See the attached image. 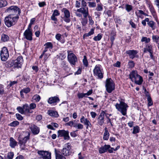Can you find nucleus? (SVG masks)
I'll return each mask as SVG.
<instances>
[{
	"instance_id": "42",
	"label": "nucleus",
	"mask_w": 159,
	"mask_h": 159,
	"mask_svg": "<svg viewBox=\"0 0 159 159\" xmlns=\"http://www.w3.org/2000/svg\"><path fill=\"white\" fill-rule=\"evenodd\" d=\"M155 24V23L152 20H151L149 22L147 23L148 25L151 27L153 30L155 29L154 25Z\"/></svg>"
},
{
	"instance_id": "51",
	"label": "nucleus",
	"mask_w": 159,
	"mask_h": 159,
	"mask_svg": "<svg viewBox=\"0 0 159 159\" xmlns=\"http://www.w3.org/2000/svg\"><path fill=\"white\" fill-rule=\"evenodd\" d=\"M22 90V92H23L25 93H29L30 91V89L29 87H27L23 89Z\"/></svg>"
},
{
	"instance_id": "36",
	"label": "nucleus",
	"mask_w": 159,
	"mask_h": 159,
	"mask_svg": "<svg viewBox=\"0 0 159 159\" xmlns=\"http://www.w3.org/2000/svg\"><path fill=\"white\" fill-rule=\"evenodd\" d=\"M153 42L157 43H159V36L157 35H153L152 37Z\"/></svg>"
},
{
	"instance_id": "46",
	"label": "nucleus",
	"mask_w": 159,
	"mask_h": 159,
	"mask_svg": "<svg viewBox=\"0 0 159 159\" xmlns=\"http://www.w3.org/2000/svg\"><path fill=\"white\" fill-rule=\"evenodd\" d=\"M125 8L127 12L130 11L133 9V7L132 5L126 4L125 5Z\"/></svg>"
},
{
	"instance_id": "61",
	"label": "nucleus",
	"mask_w": 159,
	"mask_h": 159,
	"mask_svg": "<svg viewBox=\"0 0 159 159\" xmlns=\"http://www.w3.org/2000/svg\"><path fill=\"white\" fill-rule=\"evenodd\" d=\"M61 65L62 66V67H63V68L64 69H65L68 68V66L66 65V62L65 61H62L61 63Z\"/></svg>"
},
{
	"instance_id": "41",
	"label": "nucleus",
	"mask_w": 159,
	"mask_h": 159,
	"mask_svg": "<svg viewBox=\"0 0 159 159\" xmlns=\"http://www.w3.org/2000/svg\"><path fill=\"white\" fill-rule=\"evenodd\" d=\"M19 124V123L17 121H14L8 125L9 126L11 127H16Z\"/></svg>"
},
{
	"instance_id": "23",
	"label": "nucleus",
	"mask_w": 159,
	"mask_h": 159,
	"mask_svg": "<svg viewBox=\"0 0 159 159\" xmlns=\"http://www.w3.org/2000/svg\"><path fill=\"white\" fill-rule=\"evenodd\" d=\"M55 152L56 159H66L65 157L61 154V152L56 148L55 149Z\"/></svg>"
},
{
	"instance_id": "57",
	"label": "nucleus",
	"mask_w": 159,
	"mask_h": 159,
	"mask_svg": "<svg viewBox=\"0 0 159 159\" xmlns=\"http://www.w3.org/2000/svg\"><path fill=\"white\" fill-rule=\"evenodd\" d=\"M61 34H57L55 36V38L57 40L60 41L61 39Z\"/></svg>"
},
{
	"instance_id": "1",
	"label": "nucleus",
	"mask_w": 159,
	"mask_h": 159,
	"mask_svg": "<svg viewBox=\"0 0 159 159\" xmlns=\"http://www.w3.org/2000/svg\"><path fill=\"white\" fill-rule=\"evenodd\" d=\"M119 103H117L115 105L116 109L123 116L127 114V109L128 106L125 102V99L120 98L118 100Z\"/></svg>"
},
{
	"instance_id": "53",
	"label": "nucleus",
	"mask_w": 159,
	"mask_h": 159,
	"mask_svg": "<svg viewBox=\"0 0 159 159\" xmlns=\"http://www.w3.org/2000/svg\"><path fill=\"white\" fill-rule=\"evenodd\" d=\"M85 94L81 93H78L77 94V96L79 98H82L84 97H85Z\"/></svg>"
},
{
	"instance_id": "37",
	"label": "nucleus",
	"mask_w": 159,
	"mask_h": 159,
	"mask_svg": "<svg viewBox=\"0 0 159 159\" xmlns=\"http://www.w3.org/2000/svg\"><path fill=\"white\" fill-rule=\"evenodd\" d=\"M82 62L84 65L85 67H87L88 66V62L86 56H84V58L82 60Z\"/></svg>"
},
{
	"instance_id": "5",
	"label": "nucleus",
	"mask_w": 159,
	"mask_h": 159,
	"mask_svg": "<svg viewBox=\"0 0 159 159\" xmlns=\"http://www.w3.org/2000/svg\"><path fill=\"white\" fill-rule=\"evenodd\" d=\"M26 133L27 135L23 138H21L20 137L18 138L20 148L23 150H25L27 149L26 143L30 139V134L29 132Z\"/></svg>"
},
{
	"instance_id": "19",
	"label": "nucleus",
	"mask_w": 159,
	"mask_h": 159,
	"mask_svg": "<svg viewBox=\"0 0 159 159\" xmlns=\"http://www.w3.org/2000/svg\"><path fill=\"white\" fill-rule=\"evenodd\" d=\"M138 52L137 51L134 50L126 51L125 53L128 54L130 58L133 59L136 57Z\"/></svg>"
},
{
	"instance_id": "24",
	"label": "nucleus",
	"mask_w": 159,
	"mask_h": 159,
	"mask_svg": "<svg viewBox=\"0 0 159 159\" xmlns=\"http://www.w3.org/2000/svg\"><path fill=\"white\" fill-rule=\"evenodd\" d=\"M153 51L152 46L150 43L147 44L144 48V52H149Z\"/></svg>"
},
{
	"instance_id": "6",
	"label": "nucleus",
	"mask_w": 159,
	"mask_h": 159,
	"mask_svg": "<svg viewBox=\"0 0 159 159\" xmlns=\"http://www.w3.org/2000/svg\"><path fill=\"white\" fill-rule=\"evenodd\" d=\"M93 72L94 75L97 76L98 78L102 79L103 78V72L100 65L95 66Z\"/></svg>"
},
{
	"instance_id": "58",
	"label": "nucleus",
	"mask_w": 159,
	"mask_h": 159,
	"mask_svg": "<svg viewBox=\"0 0 159 159\" xmlns=\"http://www.w3.org/2000/svg\"><path fill=\"white\" fill-rule=\"evenodd\" d=\"M17 119L20 120H21L23 119V117L20 114L17 113L16 115Z\"/></svg>"
},
{
	"instance_id": "40",
	"label": "nucleus",
	"mask_w": 159,
	"mask_h": 159,
	"mask_svg": "<svg viewBox=\"0 0 159 159\" xmlns=\"http://www.w3.org/2000/svg\"><path fill=\"white\" fill-rule=\"evenodd\" d=\"M48 114L50 116L54 117H57L58 115L57 113L54 111H49Z\"/></svg>"
},
{
	"instance_id": "63",
	"label": "nucleus",
	"mask_w": 159,
	"mask_h": 159,
	"mask_svg": "<svg viewBox=\"0 0 159 159\" xmlns=\"http://www.w3.org/2000/svg\"><path fill=\"white\" fill-rule=\"evenodd\" d=\"M81 1V5L82 6V7H87V3L84 0H80Z\"/></svg>"
},
{
	"instance_id": "64",
	"label": "nucleus",
	"mask_w": 159,
	"mask_h": 159,
	"mask_svg": "<svg viewBox=\"0 0 159 159\" xmlns=\"http://www.w3.org/2000/svg\"><path fill=\"white\" fill-rule=\"evenodd\" d=\"M59 57L61 60H62L65 58L66 56L63 53H59Z\"/></svg>"
},
{
	"instance_id": "56",
	"label": "nucleus",
	"mask_w": 159,
	"mask_h": 159,
	"mask_svg": "<svg viewBox=\"0 0 159 159\" xmlns=\"http://www.w3.org/2000/svg\"><path fill=\"white\" fill-rule=\"evenodd\" d=\"M36 107V105L35 103H31L30 104V110L34 109Z\"/></svg>"
},
{
	"instance_id": "49",
	"label": "nucleus",
	"mask_w": 159,
	"mask_h": 159,
	"mask_svg": "<svg viewBox=\"0 0 159 159\" xmlns=\"http://www.w3.org/2000/svg\"><path fill=\"white\" fill-rule=\"evenodd\" d=\"M134 65L135 64L132 61H129L128 63V66L129 68H132L134 67Z\"/></svg>"
},
{
	"instance_id": "31",
	"label": "nucleus",
	"mask_w": 159,
	"mask_h": 159,
	"mask_svg": "<svg viewBox=\"0 0 159 159\" xmlns=\"http://www.w3.org/2000/svg\"><path fill=\"white\" fill-rule=\"evenodd\" d=\"M41 98L39 95L36 94L33 96L32 99L36 102H38L39 101Z\"/></svg>"
},
{
	"instance_id": "43",
	"label": "nucleus",
	"mask_w": 159,
	"mask_h": 159,
	"mask_svg": "<svg viewBox=\"0 0 159 159\" xmlns=\"http://www.w3.org/2000/svg\"><path fill=\"white\" fill-rule=\"evenodd\" d=\"M139 130L140 129L138 126H137L134 127L132 133L133 134H136L139 132Z\"/></svg>"
},
{
	"instance_id": "60",
	"label": "nucleus",
	"mask_w": 159,
	"mask_h": 159,
	"mask_svg": "<svg viewBox=\"0 0 159 159\" xmlns=\"http://www.w3.org/2000/svg\"><path fill=\"white\" fill-rule=\"evenodd\" d=\"M60 13L57 10H55L52 15L54 16H57L59 15Z\"/></svg>"
},
{
	"instance_id": "59",
	"label": "nucleus",
	"mask_w": 159,
	"mask_h": 159,
	"mask_svg": "<svg viewBox=\"0 0 159 159\" xmlns=\"http://www.w3.org/2000/svg\"><path fill=\"white\" fill-rule=\"evenodd\" d=\"M63 20L66 23H69L70 21V17H64Z\"/></svg>"
},
{
	"instance_id": "52",
	"label": "nucleus",
	"mask_w": 159,
	"mask_h": 159,
	"mask_svg": "<svg viewBox=\"0 0 159 159\" xmlns=\"http://www.w3.org/2000/svg\"><path fill=\"white\" fill-rule=\"evenodd\" d=\"M89 18V24L90 25H92L94 24V21L93 20L92 17L89 16H88Z\"/></svg>"
},
{
	"instance_id": "20",
	"label": "nucleus",
	"mask_w": 159,
	"mask_h": 159,
	"mask_svg": "<svg viewBox=\"0 0 159 159\" xmlns=\"http://www.w3.org/2000/svg\"><path fill=\"white\" fill-rule=\"evenodd\" d=\"M110 148L111 146L110 145L105 144L99 148L98 150L100 154L104 153L106 152Z\"/></svg>"
},
{
	"instance_id": "55",
	"label": "nucleus",
	"mask_w": 159,
	"mask_h": 159,
	"mask_svg": "<svg viewBox=\"0 0 159 159\" xmlns=\"http://www.w3.org/2000/svg\"><path fill=\"white\" fill-rule=\"evenodd\" d=\"M17 109L19 112L20 113L22 114H23L24 113V109L23 107L22 108L20 107H18L17 108Z\"/></svg>"
},
{
	"instance_id": "10",
	"label": "nucleus",
	"mask_w": 159,
	"mask_h": 159,
	"mask_svg": "<svg viewBox=\"0 0 159 159\" xmlns=\"http://www.w3.org/2000/svg\"><path fill=\"white\" fill-rule=\"evenodd\" d=\"M23 62V59L21 56H19L17 58L12 61L14 67L16 68H20Z\"/></svg>"
},
{
	"instance_id": "18",
	"label": "nucleus",
	"mask_w": 159,
	"mask_h": 159,
	"mask_svg": "<svg viewBox=\"0 0 159 159\" xmlns=\"http://www.w3.org/2000/svg\"><path fill=\"white\" fill-rule=\"evenodd\" d=\"M104 114L105 113L104 112H101L97 119L98 124L102 126L104 124Z\"/></svg>"
},
{
	"instance_id": "25",
	"label": "nucleus",
	"mask_w": 159,
	"mask_h": 159,
	"mask_svg": "<svg viewBox=\"0 0 159 159\" xmlns=\"http://www.w3.org/2000/svg\"><path fill=\"white\" fill-rule=\"evenodd\" d=\"M148 7L153 17L155 18H156L157 17L156 13L153 6L152 4H148Z\"/></svg>"
},
{
	"instance_id": "17",
	"label": "nucleus",
	"mask_w": 159,
	"mask_h": 159,
	"mask_svg": "<svg viewBox=\"0 0 159 159\" xmlns=\"http://www.w3.org/2000/svg\"><path fill=\"white\" fill-rule=\"evenodd\" d=\"M24 38L27 40L31 41L33 39V34L32 30H26L24 33Z\"/></svg>"
},
{
	"instance_id": "21",
	"label": "nucleus",
	"mask_w": 159,
	"mask_h": 159,
	"mask_svg": "<svg viewBox=\"0 0 159 159\" xmlns=\"http://www.w3.org/2000/svg\"><path fill=\"white\" fill-rule=\"evenodd\" d=\"M60 101L59 98L57 96H54L50 98L48 101V103L50 104H52L58 102Z\"/></svg>"
},
{
	"instance_id": "50",
	"label": "nucleus",
	"mask_w": 159,
	"mask_h": 159,
	"mask_svg": "<svg viewBox=\"0 0 159 159\" xmlns=\"http://www.w3.org/2000/svg\"><path fill=\"white\" fill-rule=\"evenodd\" d=\"M88 20L86 18H82V21L81 23H82V25L85 26L86 25V24L87 23Z\"/></svg>"
},
{
	"instance_id": "27",
	"label": "nucleus",
	"mask_w": 159,
	"mask_h": 159,
	"mask_svg": "<svg viewBox=\"0 0 159 159\" xmlns=\"http://www.w3.org/2000/svg\"><path fill=\"white\" fill-rule=\"evenodd\" d=\"M104 130L105 132L104 133L103 138L104 140H107L109 138L110 134L107 127H105Z\"/></svg>"
},
{
	"instance_id": "34",
	"label": "nucleus",
	"mask_w": 159,
	"mask_h": 159,
	"mask_svg": "<svg viewBox=\"0 0 159 159\" xmlns=\"http://www.w3.org/2000/svg\"><path fill=\"white\" fill-rule=\"evenodd\" d=\"M5 94V91L4 86L2 84H0V97Z\"/></svg>"
},
{
	"instance_id": "26",
	"label": "nucleus",
	"mask_w": 159,
	"mask_h": 159,
	"mask_svg": "<svg viewBox=\"0 0 159 159\" xmlns=\"http://www.w3.org/2000/svg\"><path fill=\"white\" fill-rule=\"evenodd\" d=\"M17 145V142L13 138L11 137L10 139V146L12 148H15Z\"/></svg>"
},
{
	"instance_id": "2",
	"label": "nucleus",
	"mask_w": 159,
	"mask_h": 159,
	"mask_svg": "<svg viewBox=\"0 0 159 159\" xmlns=\"http://www.w3.org/2000/svg\"><path fill=\"white\" fill-rule=\"evenodd\" d=\"M129 78L131 81L138 85H141L143 82L142 77L138 74L136 70H133L130 72Z\"/></svg>"
},
{
	"instance_id": "11",
	"label": "nucleus",
	"mask_w": 159,
	"mask_h": 159,
	"mask_svg": "<svg viewBox=\"0 0 159 159\" xmlns=\"http://www.w3.org/2000/svg\"><path fill=\"white\" fill-rule=\"evenodd\" d=\"M38 154L41 156L40 159H51V153L44 151H39Z\"/></svg>"
},
{
	"instance_id": "44",
	"label": "nucleus",
	"mask_w": 159,
	"mask_h": 159,
	"mask_svg": "<svg viewBox=\"0 0 159 159\" xmlns=\"http://www.w3.org/2000/svg\"><path fill=\"white\" fill-rule=\"evenodd\" d=\"M147 100L148 102V106H152L153 104V102L152 101V98L149 95L147 96Z\"/></svg>"
},
{
	"instance_id": "45",
	"label": "nucleus",
	"mask_w": 159,
	"mask_h": 159,
	"mask_svg": "<svg viewBox=\"0 0 159 159\" xmlns=\"http://www.w3.org/2000/svg\"><path fill=\"white\" fill-rule=\"evenodd\" d=\"M103 8L102 5L101 3L98 4L96 8V10L98 11H102Z\"/></svg>"
},
{
	"instance_id": "16",
	"label": "nucleus",
	"mask_w": 159,
	"mask_h": 159,
	"mask_svg": "<svg viewBox=\"0 0 159 159\" xmlns=\"http://www.w3.org/2000/svg\"><path fill=\"white\" fill-rule=\"evenodd\" d=\"M80 122L86 126V129H88L89 127H91L92 126L89 120L87 118H85L84 116H82L80 118Z\"/></svg>"
},
{
	"instance_id": "33",
	"label": "nucleus",
	"mask_w": 159,
	"mask_h": 159,
	"mask_svg": "<svg viewBox=\"0 0 159 159\" xmlns=\"http://www.w3.org/2000/svg\"><path fill=\"white\" fill-rule=\"evenodd\" d=\"M44 46L46 48L49 49L50 51L53 48V45L51 42H47L44 44Z\"/></svg>"
},
{
	"instance_id": "28",
	"label": "nucleus",
	"mask_w": 159,
	"mask_h": 159,
	"mask_svg": "<svg viewBox=\"0 0 159 159\" xmlns=\"http://www.w3.org/2000/svg\"><path fill=\"white\" fill-rule=\"evenodd\" d=\"M9 39V38L8 35L4 34H2L1 37V40L3 42L8 41Z\"/></svg>"
},
{
	"instance_id": "29",
	"label": "nucleus",
	"mask_w": 159,
	"mask_h": 159,
	"mask_svg": "<svg viewBox=\"0 0 159 159\" xmlns=\"http://www.w3.org/2000/svg\"><path fill=\"white\" fill-rule=\"evenodd\" d=\"M62 11L64 13V17H70V11L66 8H63L62 9Z\"/></svg>"
},
{
	"instance_id": "35",
	"label": "nucleus",
	"mask_w": 159,
	"mask_h": 159,
	"mask_svg": "<svg viewBox=\"0 0 159 159\" xmlns=\"http://www.w3.org/2000/svg\"><path fill=\"white\" fill-rule=\"evenodd\" d=\"M66 125L69 126L70 127H73L75 128H76L77 125L76 123L74 122L73 121H70L66 124Z\"/></svg>"
},
{
	"instance_id": "13",
	"label": "nucleus",
	"mask_w": 159,
	"mask_h": 159,
	"mask_svg": "<svg viewBox=\"0 0 159 159\" xmlns=\"http://www.w3.org/2000/svg\"><path fill=\"white\" fill-rule=\"evenodd\" d=\"M58 137H64V139L65 140L69 139V132L68 131L65 130L64 129L59 130L58 131Z\"/></svg>"
},
{
	"instance_id": "48",
	"label": "nucleus",
	"mask_w": 159,
	"mask_h": 159,
	"mask_svg": "<svg viewBox=\"0 0 159 159\" xmlns=\"http://www.w3.org/2000/svg\"><path fill=\"white\" fill-rule=\"evenodd\" d=\"M150 39L149 38H147L146 37H143L142 38L141 41L142 42H145L146 43H148L150 41Z\"/></svg>"
},
{
	"instance_id": "12",
	"label": "nucleus",
	"mask_w": 159,
	"mask_h": 159,
	"mask_svg": "<svg viewBox=\"0 0 159 159\" xmlns=\"http://www.w3.org/2000/svg\"><path fill=\"white\" fill-rule=\"evenodd\" d=\"M71 146L69 143L66 144L64 148L62 150L61 153L65 156H68L71 153L70 151Z\"/></svg>"
},
{
	"instance_id": "3",
	"label": "nucleus",
	"mask_w": 159,
	"mask_h": 159,
	"mask_svg": "<svg viewBox=\"0 0 159 159\" xmlns=\"http://www.w3.org/2000/svg\"><path fill=\"white\" fill-rule=\"evenodd\" d=\"M19 16L10 14L5 18V25L8 27H11L15 24Z\"/></svg>"
},
{
	"instance_id": "54",
	"label": "nucleus",
	"mask_w": 159,
	"mask_h": 159,
	"mask_svg": "<svg viewBox=\"0 0 159 159\" xmlns=\"http://www.w3.org/2000/svg\"><path fill=\"white\" fill-rule=\"evenodd\" d=\"M88 4L90 7H94L96 6V3L95 2H89Z\"/></svg>"
},
{
	"instance_id": "9",
	"label": "nucleus",
	"mask_w": 159,
	"mask_h": 159,
	"mask_svg": "<svg viewBox=\"0 0 159 159\" xmlns=\"http://www.w3.org/2000/svg\"><path fill=\"white\" fill-rule=\"evenodd\" d=\"M0 57L1 60L3 61H6L9 56V54L7 48L5 47H3L0 51Z\"/></svg>"
},
{
	"instance_id": "62",
	"label": "nucleus",
	"mask_w": 159,
	"mask_h": 159,
	"mask_svg": "<svg viewBox=\"0 0 159 159\" xmlns=\"http://www.w3.org/2000/svg\"><path fill=\"white\" fill-rule=\"evenodd\" d=\"M75 7L76 8H79L80 7V2L77 0H76L75 3Z\"/></svg>"
},
{
	"instance_id": "38",
	"label": "nucleus",
	"mask_w": 159,
	"mask_h": 159,
	"mask_svg": "<svg viewBox=\"0 0 159 159\" xmlns=\"http://www.w3.org/2000/svg\"><path fill=\"white\" fill-rule=\"evenodd\" d=\"M102 35L101 34H99L97 36H95L93 38V39L95 41H98L102 39Z\"/></svg>"
},
{
	"instance_id": "32",
	"label": "nucleus",
	"mask_w": 159,
	"mask_h": 159,
	"mask_svg": "<svg viewBox=\"0 0 159 159\" xmlns=\"http://www.w3.org/2000/svg\"><path fill=\"white\" fill-rule=\"evenodd\" d=\"M94 29H91L90 31L87 33L84 34L83 35V38H84L85 37H89L94 34Z\"/></svg>"
},
{
	"instance_id": "7",
	"label": "nucleus",
	"mask_w": 159,
	"mask_h": 159,
	"mask_svg": "<svg viewBox=\"0 0 159 159\" xmlns=\"http://www.w3.org/2000/svg\"><path fill=\"white\" fill-rule=\"evenodd\" d=\"M105 87L107 91L109 93H111L115 89V84L111 78L107 79L106 80Z\"/></svg>"
},
{
	"instance_id": "47",
	"label": "nucleus",
	"mask_w": 159,
	"mask_h": 159,
	"mask_svg": "<svg viewBox=\"0 0 159 159\" xmlns=\"http://www.w3.org/2000/svg\"><path fill=\"white\" fill-rule=\"evenodd\" d=\"M14 156L13 152H8L7 155V159H12Z\"/></svg>"
},
{
	"instance_id": "39",
	"label": "nucleus",
	"mask_w": 159,
	"mask_h": 159,
	"mask_svg": "<svg viewBox=\"0 0 159 159\" xmlns=\"http://www.w3.org/2000/svg\"><path fill=\"white\" fill-rule=\"evenodd\" d=\"M7 3L6 0H0V8L6 6Z\"/></svg>"
},
{
	"instance_id": "4",
	"label": "nucleus",
	"mask_w": 159,
	"mask_h": 159,
	"mask_svg": "<svg viewBox=\"0 0 159 159\" xmlns=\"http://www.w3.org/2000/svg\"><path fill=\"white\" fill-rule=\"evenodd\" d=\"M67 59L68 60L71 66L74 67L78 62V59L76 55L72 51L68 50Z\"/></svg>"
},
{
	"instance_id": "15",
	"label": "nucleus",
	"mask_w": 159,
	"mask_h": 159,
	"mask_svg": "<svg viewBox=\"0 0 159 159\" xmlns=\"http://www.w3.org/2000/svg\"><path fill=\"white\" fill-rule=\"evenodd\" d=\"M77 11L82 14L84 17L85 18H87V17L89 15L88 8V7H82L77 9Z\"/></svg>"
},
{
	"instance_id": "8",
	"label": "nucleus",
	"mask_w": 159,
	"mask_h": 159,
	"mask_svg": "<svg viewBox=\"0 0 159 159\" xmlns=\"http://www.w3.org/2000/svg\"><path fill=\"white\" fill-rule=\"evenodd\" d=\"M7 12L13 15L14 16H18L20 15V10L17 6H12L7 9Z\"/></svg>"
},
{
	"instance_id": "14",
	"label": "nucleus",
	"mask_w": 159,
	"mask_h": 159,
	"mask_svg": "<svg viewBox=\"0 0 159 159\" xmlns=\"http://www.w3.org/2000/svg\"><path fill=\"white\" fill-rule=\"evenodd\" d=\"M29 128L34 134L37 135L39 133L40 129L39 127L34 124H29Z\"/></svg>"
},
{
	"instance_id": "30",
	"label": "nucleus",
	"mask_w": 159,
	"mask_h": 159,
	"mask_svg": "<svg viewBox=\"0 0 159 159\" xmlns=\"http://www.w3.org/2000/svg\"><path fill=\"white\" fill-rule=\"evenodd\" d=\"M23 108L24 109V110L25 111V112H27L30 113L33 112V111L30 110L28 105L26 104H25L23 106Z\"/></svg>"
},
{
	"instance_id": "22",
	"label": "nucleus",
	"mask_w": 159,
	"mask_h": 159,
	"mask_svg": "<svg viewBox=\"0 0 159 159\" xmlns=\"http://www.w3.org/2000/svg\"><path fill=\"white\" fill-rule=\"evenodd\" d=\"M135 14L137 16L138 18H140L141 19L143 18V16L142 15H144L145 16H148V15L144 12L142 10H138L137 11H135Z\"/></svg>"
}]
</instances>
